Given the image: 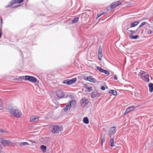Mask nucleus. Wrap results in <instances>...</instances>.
Instances as JSON below:
<instances>
[{
	"instance_id": "39",
	"label": "nucleus",
	"mask_w": 153,
	"mask_h": 153,
	"mask_svg": "<svg viewBox=\"0 0 153 153\" xmlns=\"http://www.w3.org/2000/svg\"><path fill=\"white\" fill-rule=\"evenodd\" d=\"M146 24H148V23H147V22H143L141 23V25L143 26V25H145Z\"/></svg>"
},
{
	"instance_id": "18",
	"label": "nucleus",
	"mask_w": 153,
	"mask_h": 153,
	"mask_svg": "<svg viewBox=\"0 0 153 153\" xmlns=\"http://www.w3.org/2000/svg\"><path fill=\"white\" fill-rule=\"evenodd\" d=\"M114 138H112L110 140L109 142V144L111 147H113L114 146Z\"/></svg>"
},
{
	"instance_id": "23",
	"label": "nucleus",
	"mask_w": 153,
	"mask_h": 153,
	"mask_svg": "<svg viewBox=\"0 0 153 153\" xmlns=\"http://www.w3.org/2000/svg\"><path fill=\"white\" fill-rule=\"evenodd\" d=\"M76 101L74 100H72L69 103L71 106H74L76 104Z\"/></svg>"
},
{
	"instance_id": "19",
	"label": "nucleus",
	"mask_w": 153,
	"mask_h": 153,
	"mask_svg": "<svg viewBox=\"0 0 153 153\" xmlns=\"http://www.w3.org/2000/svg\"><path fill=\"white\" fill-rule=\"evenodd\" d=\"M149 92H152L153 90V84L151 83H149Z\"/></svg>"
},
{
	"instance_id": "26",
	"label": "nucleus",
	"mask_w": 153,
	"mask_h": 153,
	"mask_svg": "<svg viewBox=\"0 0 153 153\" xmlns=\"http://www.w3.org/2000/svg\"><path fill=\"white\" fill-rule=\"evenodd\" d=\"M139 74H140V76H141L142 78L143 77V76L146 75V74H147L146 72L143 71H140Z\"/></svg>"
},
{
	"instance_id": "34",
	"label": "nucleus",
	"mask_w": 153,
	"mask_h": 153,
	"mask_svg": "<svg viewBox=\"0 0 153 153\" xmlns=\"http://www.w3.org/2000/svg\"><path fill=\"white\" fill-rule=\"evenodd\" d=\"M0 131L1 132L3 133H5L7 132L5 131L3 129H1L0 130Z\"/></svg>"
},
{
	"instance_id": "52",
	"label": "nucleus",
	"mask_w": 153,
	"mask_h": 153,
	"mask_svg": "<svg viewBox=\"0 0 153 153\" xmlns=\"http://www.w3.org/2000/svg\"><path fill=\"white\" fill-rule=\"evenodd\" d=\"M128 29V28H127L126 30H127Z\"/></svg>"
},
{
	"instance_id": "47",
	"label": "nucleus",
	"mask_w": 153,
	"mask_h": 153,
	"mask_svg": "<svg viewBox=\"0 0 153 153\" xmlns=\"http://www.w3.org/2000/svg\"><path fill=\"white\" fill-rule=\"evenodd\" d=\"M0 153H5L3 151L0 150Z\"/></svg>"
},
{
	"instance_id": "2",
	"label": "nucleus",
	"mask_w": 153,
	"mask_h": 153,
	"mask_svg": "<svg viewBox=\"0 0 153 153\" xmlns=\"http://www.w3.org/2000/svg\"><path fill=\"white\" fill-rule=\"evenodd\" d=\"M51 128L52 133L54 135L61 133L63 131L62 126L57 125H52Z\"/></svg>"
},
{
	"instance_id": "21",
	"label": "nucleus",
	"mask_w": 153,
	"mask_h": 153,
	"mask_svg": "<svg viewBox=\"0 0 153 153\" xmlns=\"http://www.w3.org/2000/svg\"><path fill=\"white\" fill-rule=\"evenodd\" d=\"M129 37L131 39H136L138 38L139 36L138 35L133 36L131 34H130L129 35Z\"/></svg>"
},
{
	"instance_id": "8",
	"label": "nucleus",
	"mask_w": 153,
	"mask_h": 153,
	"mask_svg": "<svg viewBox=\"0 0 153 153\" xmlns=\"http://www.w3.org/2000/svg\"><path fill=\"white\" fill-rule=\"evenodd\" d=\"M56 94L57 96L60 98L64 97L65 94L63 91L60 89L58 90L56 92Z\"/></svg>"
},
{
	"instance_id": "20",
	"label": "nucleus",
	"mask_w": 153,
	"mask_h": 153,
	"mask_svg": "<svg viewBox=\"0 0 153 153\" xmlns=\"http://www.w3.org/2000/svg\"><path fill=\"white\" fill-rule=\"evenodd\" d=\"M109 93L114 96L116 95L117 94V91L116 90H111L109 91Z\"/></svg>"
},
{
	"instance_id": "50",
	"label": "nucleus",
	"mask_w": 153,
	"mask_h": 153,
	"mask_svg": "<svg viewBox=\"0 0 153 153\" xmlns=\"http://www.w3.org/2000/svg\"><path fill=\"white\" fill-rule=\"evenodd\" d=\"M99 59H100V60H101V58H98Z\"/></svg>"
},
{
	"instance_id": "3",
	"label": "nucleus",
	"mask_w": 153,
	"mask_h": 153,
	"mask_svg": "<svg viewBox=\"0 0 153 153\" xmlns=\"http://www.w3.org/2000/svg\"><path fill=\"white\" fill-rule=\"evenodd\" d=\"M21 80L22 79L28 81L36 83L37 82V79L35 77L32 76L26 75L22 76L20 77Z\"/></svg>"
},
{
	"instance_id": "30",
	"label": "nucleus",
	"mask_w": 153,
	"mask_h": 153,
	"mask_svg": "<svg viewBox=\"0 0 153 153\" xmlns=\"http://www.w3.org/2000/svg\"><path fill=\"white\" fill-rule=\"evenodd\" d=\"M105 74H106L107 76H109L110 75V73L108 72V71L104 70V71H103V72Z\"/></svg>"
},
{
	"instance_id": "43",
	"label": "nucleus",
	"mask_w": 153,
	"mask_h": 153,
	"mask_svg": "<svg viewBox=\"0 0 153 153\" xmlns=\"http://www.w3.org/2000/svg\"><path fill=\"white\" fill-rule=\"evenodd\" d=\"M3 147L2 146H1V145L0 144V150L1 149H2Z\"/></svg>"
},
{
	"instance_id": "7",
	"label": "nucleus",
	"mask_w": 153,
	"mask_h": 153,
	"mask_svg": "<svg viewBox=\"0 0 153 153\" xmlns=\"http://www.w3.org/2000/svg\"><path fill=\"white\" fill-rule=\"evenodd\" d=\"M88 103V101L87 99L85 97L82 98L81 100V106L83 107L85 106Z\"/></svg>"
},
{
	"instance_id": "9",
	"label": "nucleus",
	"mask_w": 153,
	"mask_h": 153,
	"mask_svg": "<svg viewBox=\"0 0 153 153\" xmlns=\"http://www.w3.org/2000/svg\"><path fill=\"white\" fill-rule=\"evenodd\" d=\"M39 117L35 116H32L30 117V121L31 122H35L39 121Z\"/></svg>"
},
{
	"instance_id": "33",
	"label": "nucleus",
	"mask_w": 153,
	"mask_h": 153,
	"mask_svg": "<svg viewBox=\"0 0 153 153\" xmlns=\"http://www.w3.org/2000/svg\"><path fill=\"white\" fill-rule=\"evenodd\" d=\"M137 29L135 31L131 30V31H130L131 33V35L133 34L134 33H135V32H136L137 31Z\"/></svg>"
},
{
	"instance_id": "49",
	"label": "nucleus",
	"mask_w": 153,
	"mask_h": 153,
	"mask_svg": "<svg viewBox=\"0 0 153 153\" xmlns=\"http://www.w3.org/2000/svg\"><path fill=\"white\" fill-rule=\"evenodd\" d=\"M2 19L1 18V23H2Z\"/></svg>"
},
{
	"instance_id": "13",
	"label": "nucleus",
	"mask_w": 153,
	"mask_h": 153,
	"mask_svg": "<svg viewBox=\"0 0 153 153\" xmlns=\"http://www.w3.org/2000/svg\"><path fill=\"white\" fill-rule=\"evenodd\" d=\"M76 78H72L71 79L68 80L67 84L68 85H71L75 83L76 81Z\"/></svg>"
},
{
	"instance_id": "45",
	"label": "nucleus",
	"mask_w": 153,
	"mask_h": 153,
	"mask_svg": "<svg viewBox=\"0 0 153 153\" xmlns=\"http://www.w3.org/2000/svg\"><path fill=\"white\" fill-rule=\"evenodd\" d=\"M88 76L86 77L85 79L87 80L88 81L89 79H88Z\"/></svg>"
},
{
	"instance_id": "11",
	"label": "nucleus",
	"mask_w": 153,
	"mask_h": 153,
	"mask_svg": "<svg viewBox=\"0 0 153 153\" xmlns=\"http://www.w3.org/2000/svg\"><path fill=\"white\" fill-rule=\"evenodd\" d=\"M150 77L151 79H152V77L150 76L148 74H146V75L143 76V77L142 78L143 79H144L146 82H148L149 81V77Z\"/></svg>"
},
{
	"instance_id": "12",
	"label": "nucleus",
	"mask_w": 153,
	"mask_h": 153,
	"mask_svg": "<svg viewBox=\"0 0 153 153\" xmlns=\"http://www.w3.org/2000/svg\"><path fill=\"white\" fill-rule=\"evenodd\" d=\"M115 129L116 127H112L110 128V132L108 133V134L110 137L115 132Z\"/></svg>"
},
{
	"instance_id": "35",
	"label": "nucleus",
	"mask_w": 153,
	"mask_h": 153,
	"mask_svg": "<svg viewBox=\"0 0 153 153\" xmlns=\"http://www.w3.org/2000/svg\"><path fill=\"white\" fill-rule=\"evenodd\" d=\"M2 101L1 99H0V110H1L2 109V107L1 106L2 104Z\"/></svg>"
},
{
	"instance_id": "51",
	"label": "nucleus",
	"mask_w": 153,
	"mask_h": 153,
	"mask_svg": "<svg viewBox=\"0 0 153 153\" xmlns=\"http://www.w3.org/2000/svg\"><path fill=\"white\" fill-rule=\"evenodd\" d=\"M30 141L31 142H32V143H33V142H32V140H30Z\"/></svg>"
},
{
	"instance_id": "6",
	"label": "nucleus",
	"mask_w": 153,
	"mask_h": 153,
	"mask_svg": "<svg viewBox=\"0 0 153 153\" xmlns=\"http://www.w3.org/2000/svg\"><path fill=\"white\" fill-rule=\"evenodd\" d=\"M121 4V2L120 1H117L111 4L110 6L111 9L112 10L114 9L116 7L120 5Z\"/></svg>"
},
{
	"instance_id": "15",
	"label": "nucleus",
	"mask_w": 153,
	"mask_h": 153,
	"mask_svg": "<svg viewBox=\"0 0 153 153\" xmlns=\"http://www.w3.org/2000/svg\"><path fill=\"white\" fill-rule=\"evenodd\" d=\"M88 81L90 82L95 83L96 82V80L92 76H88Z\"/></svg>"
},
{
	"instance_id": "25",
	"label": "nucleus",
	"mask_w": 153,
	"mask_h": 153,
	"mask_svg": "<svg viewBox=\"0 0 153 153\" xmlns=\"http://www.w3.org/2000/svg\"><path fill=\"white\" fill-rule=\"evenodd\" d=\"M40 148L43 152H45L46 149V147L44 145H42L40 146Z\"/></svg>"
},
{
	"instance_id": "29",
	"label": "nucleus",
	"mask_w": 153,
	"mask_h": 153,
	"mask_svg": "<svg viewBox=\"0 0 153 153\" xmlns=\"http://www.w3.org/2000/svg\"><path fill=\"white\" fill-rule=\"evenodd\" d=\"M79 20V18L77 17L75 18L72 21V22L74 23H76L78 22Z\"/></svg>"
},
{
	"instance_id": "5",
	"label": "nucleus",
	"mask_w": 153,
	"mask_h": 153,
	"mask_svg": "<svg viewBox=\"0 0 153 153\" xmlns=\"http://www.w3.org/2000/svg\"><path fill=\"white\" fill-rule=\"evenodd\" d=\"M0 141L1 144L4 146H9L11 142L8 140H3L2 138L0 139Z\"/></svg>"
},
{
	"instance_id": "38",
	"label": "nucleus",
	"mask_w": 153,
	"mask_h": 153,
	"mask_svg": "<svg viewBox=\"0 0 153 153\" xmlns=\"http://www.w3.org/2000/svg\"><path fill=\"white\" fill-rule=\"evenodd\" d=\"M129 112L128 111V110H127V109H126V111L124 112V114H128V113H129Z\"/></svg>"
},
{
	"instance_id": "10",
	"label": "nucleus",
	"mask_w": 153,
	"mask_h": 153,
	"mask_svg": "<svg viewBox=\"0 0 153 153\" xmlns=\"http://www.w3.org/2000/svg\"><path fill=\"white\" fill-rule=\"evenodd\" d=\"M101 94L99 93L97 91L93 92L91 94V97L94 98L96 97H98L101 96Z\"/></svg>"
},
{
	"instance_id": "42",
	"label": "nucleus",
	"mask_w": 153,
	"mask_h": 153,
	"mask_svg": "<svg viewBox=\"0 0 153 153\" xmlns=\"http://www.w3.org/2000/svg\"><path fill=\"white\" fill-rule=\"evenodd\" d=\"M152 33V31L150 30H149L148 31V33L149 34H150L151 33Z\"/></svg>"
},
{
	"instance_id": "36",
	"label": "nucleus",
	"mask_w": 153,
	"mask_h": 153,
	"mask_svg": "<svg viewBox=\"0 0 153 153\" xmlns=\"http://www.w3.org/2000/svg\"><path fill=\"white\" fill-rule=\"evenodd\" d=\"M104 14V12H103L101 14H100V15H99V14H97V19L98 18H99L100 16H101L103 15V14Z\"/></svg>"
},
{
	"instance_id": "16",
	"label": "nucleus",
	"mask_w": 153,
	"mask_h": 153,
	"mask_svg": "<svg viewBox=\"0 0 153 153\" xmlns=\"http://www.w3.org/2000/svg\"><path fill=\"white\" fill-rule=\"evenodd\" d=\"M136 108L134 105H132L130 106L127 108L126 109L128 110V111L130 112V111H131L134 110Z\"/></svg>"
},
{
	"instance_id": "17",
	"label": "nucleus",
	"mask_w": 153,
	"mask_h": 153,
	"mask_svg": "<svg viewBox=\"0 0 153 153\" xmlns=\"http://www.w3.org/2000/svg\"><path fill=\"white\" fill-rule=\"evenodd\" d=\"M139 23V22L138 21H136L131 23L130 24V27H134L136 26Z\"/></svg>"
},
{
	"instance_id": "4",
	"label": "nucleus",
	"mask_w": 153,
	"mask_h": 153,
	"mask_svg": "<svg viewBox=\"0 0 153 153\" xmlns=\"http://www.w3.org/2000/svg\"><path fill=\"white\" fill-rule=\"evenodd\" d=\"M24 0H13L10 1L7 5H6L5 6V7L7 8L15 4L22 2Z\"/></svg>"
},
{
	"instance_id": "28",
	"label": "nucleus",
	"mask_w": 153,
	"mask_h": 153,
	"mask_svg": "<svg viewBox=\"0 0 153 153\" xmlns=\"http://www.w3.org/2000/svg\"><path fill=\"white\" fill-rule=\"evenodd\" d=\"M97 69L100 72L103 73L104 71V69L101 68L100 67L98 66L97 67Z\"/></svg>"
},
{
	"instance_id": "24",
	"label": "nucleus",
	"mask_w": 153,
	"mask_h": 153,
	"mask_svg": "<svg viewBox=\"0 0 153 153\" xmlns=\"http://www.w3.org/2000/svg\"><path fill=\"white\" fill-rule=\"evenodd\" d=\"M83 122L86 124H88L89 123V120L88 118L86 117H85L83 118Z\"/></svg>"
},
{
	"instance_id": "14",
	"label": "nucleus",
	"mask_w": 153,
	"mask_h": 153,
	"mask_svg": "<svg viewBox=\"0 0 153 153\" xmlns=\"http://www.w3.org/2000/svg\"><path fill=\"white\" fill-rule=\"evenodd\" d=\"M102 48L100 46L98 50V57H102Z\"/></svg>"
},
{
	"instance_id": "40",
	"label": "nucleus",
	"mask_w": 153,
	"mask_h": 153,
	"mask_svg": "<svg viewBox=\"0 0 153 153\" xmlns=\"http://www.w3.org/2000/svg\"><path fill=\"white\" fill-rule=\"evenodd\" d=\"M117 77L116 75H114V79L115 80H117Z\"/></svg>"
},
{
	"instance_id": "46",
	"label": "nucleus",
	"mask_w": 153,
	"mask_h": 153,
	"mask_svg": "<svg viewBox=\"0 0 153 153\" xmlns=\"http://www.w3.org/2000/svg\"><path fill=\"white\" fill-rule=\"evenodd\" d=\"M2 35V33L0 31V38H1Z\"/></svg>"
},
{
	"instance_id": "22",
	"label": "nucleus",
	"mask_w": 153,
	"mask_h": 153,
	"mask_svg": "<svg viewBox=\"0 0 153 153\" xmlns=\"http://www.w3.org/2000/svg\"><path fill=\"white\" fill-rule=\"evenodd\" d=\"M71 106L70 105L69 103L67 104L66 107L64 108L65 111H66L68 110H70L71 108Z\"/></svg>"
},
{
	"instance_id": "44",
	"label": "nucleus",
	"mask_w": 153,
	"mask_h": 153,
	"mask_svg": "<svg viewBox=\"0 0 153 153\" xmlns=\"http://www.w3.org/2000/svg\"><path fill=\"white\" fill-rule=\"evenodd\" d=\"M20 6V5H16L14 7V8H17L18 7H19Z\"/></svg>"
},
{
	"instance_id": "27",
	"label": "nucleus",
	"mask_w": 153,
	"mask_h": 153,
	"mask_svg": "<svg viewBox=\"0 0 153 153\" xmlns=\"http://www.w3.org/2000/svg\"><path fill=\"white\" fill-rule=\"evenodd\" d=\"M29 145V143L26 142H23L21 143L20 144V145L21 146H26V145Z\"/></svg>"
},
{
	"instance_id": "48",
	"label": "nucleus",
	"mask_w": 153,
	"mask_h": 153,
	"mask_svg": "<svg viewBox=\"0 0 153 153\" xmlns=\"http://www.w3.org/2000/svg\"><path fill=\"white\" fill-rule=\"evenodd\" d=\"M142 25H141V24L140 26H139V27L138 28H140V27H141V26H142Z\"/></svg>"
},
{
	"instance_id": "31",
	"label": "nucleus",
	"mask_w": 153,
	"mask_h": 153,
	"mask_svg": "<svg viewBox=\"0 0 153 153\" xmlns=\"http://www.w3.org/2000/svg\"><path fill=\"white\" fill-rule=\"evenodd\" d=\"M90 92L92 90V87H88V86L86 88Z\"/></svg>"
},
{
	"instance_id": "41",
	"label": "nucleus",
	"mask_w": 153,
	"mask_h": 153,
	"mask_svg": "<svg viewBox=\"0 0 153 153\" xmlns=\"http://www.w3.org/2000/svg\"><path fill=\"white\" fill-rule=\"evenodd\" d=\"M101 89L102 90H104L105 89V88L104 86H101Z\"/></svg>"
},
{
	"instance_id": "37",
	"label": "nucleus",
	"mask_w": 153,
	"mask_h": 153,
	"mask_svg": "<svg viewBox=\"0 0 153 153\" xmlns=\"http://www.w3.org/2000/svg\"><path fill=\"white\" fill-rule=\"evenodd\" d=\"M68 80H64L62 82V83L63 84H67V82Z\"/></svg>"
},
{
	"instance_id": "1",
	"label": "nucleus",
	"mask_w": 153,
	"mask_h": 153,
	"mask_svg": "<svg viewBox=\"0 0 153 153\" xmlns=\"http://www.w3.org/2000/svg\"><path fill=\"white\" fill-rule=\"evenodd\" d=\"M8 112L15 117L19 118L22 115L21 112L14 108L11 107L8 109Z\"/></svg>"
},
{
	"instance_id": "32",
	"label": "nucleus",
	"mask_w": 153,
	"mask_h": 153,
	"mask_svg": "<svg viewBox=\"0 0 153 153\" xmlns=\"http://www.w3.org/2000/svg\"><path fill=\"white\" fill-rule=\"evenodd\" d=\"M105 135H104L103 136V138L102 140V145L103 143L105 141Z\"/></svg>"
}]
</instances>
